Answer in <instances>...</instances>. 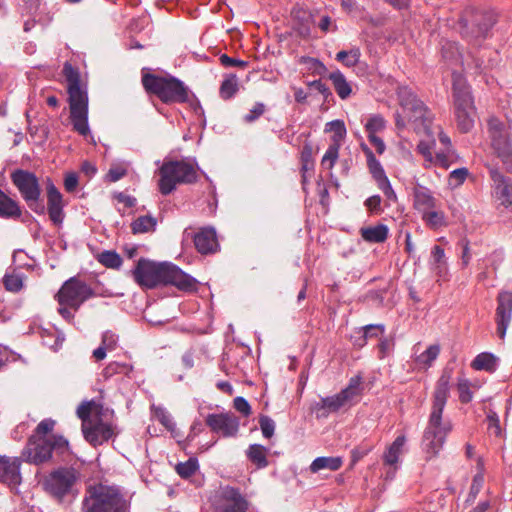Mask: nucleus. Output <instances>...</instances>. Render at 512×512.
<instances>
[{"instance_id": "1", "label": "nucleus", "mask_w": 512, "mask_h": 512, "mask_svg": "<svg viewBox=\"0 0 512 512\" xmlns=\"http://www.w3.org/2000/svg\"><path fill=\"white\" fill-rule=\"evenodd\" d=\"M450 379V373L444 371L435 386L431 413L422 437V449L427 459L438 455L443 448L447 435L452 430L450 421L443 420L442 417L449 397Z\"/></svg>"}, {"instance_id": "2", "label": "nucleus", "mask_w": 512, "mask_h": 512, "mask_svg": "<svg viewBox=\"0 0 512 512\" xmlns=\"http://www.w3.org/2000/svg\"><path fill=\"white\" fill-rule=\"evenodd\" d=\"M135 282L142 288L153 289L160 285H173L181 291L197 289V281L172 263H157L145 258L137 261L132 271Z\"/></svg>"}, {"instance_id": "3", "label": "nucleus", "mask_w": 512, "mask_h": 512, "mask_svg": "<svg viewBox=\"0 0 512 512\" xmlns=\"http://www.w3.org/2000/svg\"><path fill=\"white\" fill-rule=\"evenodd\" d=\"M21 456L25 462L33 465L44 464L53 456L58 461L65 463L71 462L75 457L69 441L62 435H51L50 437L31 435Z\"/></svg>"}, {"instance_id": "4", "label": "nucleus", "mask_w": 512, "mask_h": 512, "mask_svg": "<svg viewBox=\"0 0 512 512\" xmlns=\"http://www.w3.org/2000/svg\"><path fill=\"white\" fill-rule=\"evenodd\" d=\"M62 73L67 82L70 119L73 130L82 136H87L90 133L87 89L81 85L79 70L71 63H64Z\"/></svg>"}, {"instance_id": "5", "label": "nucleus", "mask_w": 512, "mask_h": 512, "mask_svg": "<svg viewBox=\"0 0 512 512\" xmlns=\"http://www.w3.org/2000/svg\"><path fill=\"white\" fill-rule=\"evenodd\" d=\"M81 472L73 466H59L43 479L44 491L59 504H71L79 494Z\"/></svg>"}, {"instance_id": "6", "label": "nucleus", "mask_w": 512, "mask_h": 512, "mask_svg": "<svg viewBox=\"0 0 512 512\" xmlns=\"http://www.w3.org/2000/svg\"><path fill=\"white\" fill-rule=\"evenodd\" d=\"M82 512H130V502L115 486L102 483L87 487Z\"/></svg>"}, {"instance_id": "7", "label": "nucleus", "mask_w": 512, "mask_h": 512, "mask_svg": "<svg viewBox=\"0 0 512 512\" xmlns=\"http://www.w3.org/2000/svg\"><path fill=\"white\" fill-rule=\"evenodd\" d=\"M141 82L148 94L157 96L164 104H183L189 101L190 89L175 76L143 73Z\"/></svg>"}, {"instance_id": "8", "label": "nucleus", "mask_w": 512, "mask_h": 512, "mask_svg": "<svg viewBox=\"0 0 512 512\" xmlns=\"http://www.w3.org/2000/svg\"><path fill=\"white\" fill-rule=\"evenodd\" d=\"M454 114L458 129L462 133L472 130L476 118L473 97L466 81L455 71L452 73Z\"/></svg>"}, {"instance_id": "9", "label": "nucleus", "mask_w": 512, "mask_h": 512, "mask_svg": "<svg viewBox=\"0 0 512 512\" xmlns=\"http://www.w3.org/2000/svg\"><path fill=\"white\" fill-rule=\"evenodd\" d=\"M495 23L496 14L493 11L468 7L459 20L460 34L468 42L478 45L487 38Z\"/></svg>"}, {"instance_id": "10", "label": "nucleus", "mask_w": 512, "mask_h": 512, "mask_svg": "<svg viewBox=\"0 0 512 512\" xmlns=\"http://www.w3.org/2000/svg\"><path fill=\"white\" fill-rule=\"evenodd\" d=\"M196 181L195 168L183 160L164 162L160 168L159 190L163 195H169L177 184H192Z\"/></svg>"}, {"instance_id": "11", "label": "nucleus", "mask_w": 512, "mask_h": 512, "mask_svg": "<svg viewBox=\"0 0 512 512\" xmlns=\"http://www.w3.org/2000/svg\"><path fill=\"white\" fill-rule=\"evenodd\" d=\"M10 178L27 206L36 214H44L45 206L40 201L41 186L37 176L28 170L16 169Z\"/></svg>"}, {"instance_id": "12", "label": "nucleus", "mask_w": 512, "mask_h": 512, "mask_svg": "<svg viewBox=\"0 0 512 512\" xmlns=\"http://www.w3.org/2000/svg\"><path fill=\"white\" fill-rule=\"evenodd\" d=\"M362 394L361 377L355 376L349 380L347 387L339 393L321 398L316 408L321 416H327L330 413H336L342 408H349L355 405Z\"/></svg>"}, {"instance_id": "13", "label": "nucleus", "mask_w": 512, "mask_h": 512, "mask_svg": "<svg viewBox=\"0 0 512 512\" xmlns=\"http://www.w3.org/2000/svg\"><path fill=\"white\" fill-rule=\"evenodd\" d=\"M488 134L491 145L501 158L507 172L512 173V143L508 127L497 118L488 121Z\"/></svg>"}, {"instance_id": "14", "label": "nucleus", "mask_w": 512, "mask_h": 512, "mask_svg": "<svg viewBox=\"0 0 512 512\" xmlns=\"http://www.w3.org/2000/svg\"><path fill=\"white\" fill-rule=\"evenodd\" d=\"M93 296V289L87 283L77 277H71L63 283L55 298L60 306L66 305L77 311L86 300Z\"/></svg>"}, {"instance_id": "15", "label": "nucleus", "mask_w": 512, "mask_h": 512, "mask_svg": "<svg viewBox=\"0 0 512 512\" xmlns=\"http://www.w3.org/2000/svg\"><path fill=\"white\" fill-rule=\"evenodd\" d=\"M214 512H247L249 502L238 488L220 487L212 499Z\"/></svg>"}, {"instance_id": "16", "label": "nucleus", "mask_w": 512, "mask_h": 512, "mask_svg": "<svg viewBox=\"0 0 512 512\" xmlns=\"http://www.w3.org/2000/svg\"><path fill=\"white\" fill-rule=\"evenodd\" d=\"M205 422L212 432L225 438L235 437L239 431V419L232 413L208 414Z\"/></svg>"}, {"instance_id": "17", "label": "nucleus", "mask_w": 512, "mask_h": 512, "mask_svg": "<svg viewBox=\"0 0 512 512\" xmlns=\"http://www.w3.org/2000/svg\"><path fill=\"white\" fill-rule=\"evenodd\" d=\"M497 304L495 317L497 334L500 339H504L512 319V292L501 291L497 296Z\"/></svg>"}, {"instance_id": "18", "label": "nucleus", "mask_w": 512, "mask_h": 512, "mask_svg": "<svg viewBox=\"0 0 512 512\" xmlns=\"http://www.w3.org/2000/svg\"><path fill=\"white\" fill-rule=\"evenodd\" d=\"M495 197L501 205L512 212V179L503 175L498 169H490Z\"/></svg>"}, {"instance_id": "19", "label": "nucleus", "mask_w": 512, "mask_h": 512, "mask_svg": "<svg viewBox=\"0 0 512 512\" xmlns=\"http://www.w3.org/2000/svg\"><path fill=\"white\" fill-rule=\"evenodd\" d=\"M46 192L49 218L54 225L60 226L65 217L63 196L50 179H48L46 185Z\"/></svg>"}, {"instance_id": "20", "label": "nucleus", "mask_w": 512, "mask_h": 512, "mask_svg": "<svg viewBox=\"0 0 512 512\" xmlns=\"http://www.w3.org/2000/svg\"><path fill=\"white\" fill-rule=\"evenodd\" d=\"M21 463L22 461L19 457L0 455V482L9 487L18 486L22 481Z\"/></svg>"}, {"instance_id": "21", "label": "nucleus", "mask_w": 512, "mask_h": 512, "mask_svg": "<svg viewBox=\"0 0 512 512\" xmlns=\"http://www.w3.org/2000/svg\"><path fill=\"white\" fill-rule=\"evenodd\" d=\"M84 438L92 446L97 447L107 442L114 436V428L112 424L105 423L101 419L90 424L82 430Z\"/></svg>"}, {"instance_id": "22", "label": "nucleus", "mask_w": 512, "mask_h": 512, "mask_svg": "<svg viewBox=\"0 0 512 512\" xmlns=\"http://www.w3.org/2000/svg\"><path fill=\"white\" fill-rule=\"evenodd\" d=\"M196 250L203 255L214 253L219 248L216 231L213 228H202L194 235Z\"/></svg>"}, {"instance_id": "23", "label": "nucleus", "mask_w": 512, "mask_h": 512, "mask_svg": "<svg viewBox=\"0 0 512 512\" xmlns=\"http://www.w3.org/2000/svg\"><path fill=\"white\" fill-rule=\"evenodd\" d=\"M413 206L422 215L437 207V199L429 188L418 184L413 188Z\"/></svg>"}, {"instance_id": "24", "label": "nucleus", "mask_w": 512, "mask_h": 512, "mask_svg": "<svg viewBox=\"0 0 512 512\" xmlns=\"http://www.w3.org/2000/svg\"><path fill=\"white\" fill-rule=\"evenodd\" d=\"M441 58L447 67L454 69L463 64L462 54L456 42L450 40L441 41Z\"/></svg>"}, {"instance_id": "25", "label": "nucleus", "mask_w": 512, "mask_h": 512, "mask_svg": "<svg viewBox=\"0 0 512 512\" xmlns=\"http://www.w3.org/2000/svg\"><path fill=\"white\" fill-rule=\"evenodd\" d=\"M21 215L22 210L18 202L0 189V218L18 219Z\"/></svg>"}, {"instance_id": "26", "label": "nucleus", "mask_w": 512, "mask_h": 512, "mask_svg": "<svg viewBox=\"0 0 512 512\" xmlns=\"http://www.w3.org/2000/svg\"><path fill=\"white\" fill-rule=\"evenodd\" d=\"M406 443V437L399 435L396 439L388 446L383 454V462L385 465L394 466L398 463L399 457L403 452V448Z\"/></svg>"}, {"instance_id": "27", "label": "nucleus", "mask_w": 512, "mask_h": 512, "mask_svg": "<svg viewBox=\"0 0 512 512\" xmlns=\"http://www.w3.org/2000/svg\"><path fill=\"white\" fill-rule=\"evenodd\" d=\"M388 227L384 224L361 228L360 234L364 241L369 243H383L388 237Z\"/></svg>"}, {"instance_id": "28", "label": "nucleus", "mask_w": 512, "mask_h": 512, "mask_svg": "<svg viewBox=\"0 0 512 512\" xmlns=\"http://www.w3.org/2000/svg\"><path fill=\"white\" fill-rule=\"evenodd\" d=\"M269 449L260 444H251L246 450L248 460L258 469L266 468L269 464L267 454Z\"/></svg>"}, {"instance_id": "29", "label": "nucleus", "mask_w": 512, "mask_h": 512, "mask_svg": "<svg viewBox=\"0 0 512 512\" xmlns=\"http://www.w3.org/2000/svg\"><path fill=\"white\" fill-rule=\"evenodd\" d=\"M404 110L410 113V120L414 122H420L424 126H428L432 122L428 108L420 99L410 104L409 107H406Z\"/></svg>"}, {"instance_id": "30", "label": "nucleus", "mask_w": 512, "mask_h": 512, "mask_svg": "<svg viewBox=\"0 0 512 512\" xmlns=\"http://www.w3.org/2000/svg\"><path fill=\"white\" fill-rule=\"evenodd\" d=\"M343 460L341 457H317L310 465V471L317 473L321 470L327 469L330 471H337L342 467Z\"/></svg>"}, {"instance_id": "31", "label": "nucleus", "mask_w": 512, "mask_h": 512, "mask_svg": "<svg viewBox=\"0 0 512 512\" xmlns=\"http://www.w3.org/2000/svg\"><path fill=\"white\" fill-rule=\"evenodd\" d=\"M328 78L331 80L336 93L341 99H347L351 95V85L339 70L330 73Z\"/></svg>"}, {"instance_id": "32", "label": "nucleus", "mask_w": 512, "mask_h": 512, "mask_svg": "<svg viewBox=\"0 0 512 512\" xmlns=\"http://www.w3.org/2000/svg\"><path fill=\"white\" fill-rule=\"evenodd\" d=\"M474 370L494 372L497 368V358L488 352L478 354L471 363Z\"/></svg>"}, {"instance_id": "33", "label": "nucleus", "mask_w": 512, "mask_h": 512, "mask_svg": "<svg viewBox=\"0 0 512 512\" xmlns=\"http://www.w3.org/2000/svg\"><path fill=\"white\" fill-rule=\"evenodd\" d=\"M157 221L150 215L139 216L131 223V230L133 234H142L154 231Z\"/></svg>"}, {"instance_id": "34", "label": "nucleus", "mask_w": 512, "mask_h": 512, "mask_svg": "<svg viewBox=\"0 0 512 512\" xmlns=\"http://www.w3.org/2000/svg\"><path fill=\"white\" fill-rule=\"evenodd\" d=\"M422 220L433 230H437L446 225L444 212L436 208L423 213Z\"/></svg>"}, {"instance_id": "35", "label": "nucleus", "mask_w": 512, "mask_h": 512, "mask_svg": "<svg viewBox=\"0 0 512 512\" xmlns=\"http://www.w3.org/2000/svg\"><path fill=\"white\" fill-rule=\"evenodd\" d=\"M239 89L238 78L235 74H230L220 86V96L224 100L231 99Z\"/></svg>"}, {"instance_id": "36", "label": "nucleus", "mask_w": 512, "mask_h": 512, "mask_svg": "<svg viewBox=\"0 0 512 512\" xmlns=\"http://www.w3.org/2000/svg\"><path fill=\"white\" fill-rule=\"evenodd\" d=\"M440 353V346L430 345L424 352L416 356L415 363L424 367H430Z\"/></svg>"}, {"instance_id": "37", "label": "nucleus", "mask_w": 512, "mask_h": 512, "mask_svg": "<svg viewBox=\"0 0 512 512\" xmlns=\"http://www.w3.org/2000/svg\"><path fill=\"white\" fill-rule=\"evenodd\" d=\"M377 357L383 360L391 356L395 349V337L394 336H382L376 346Z\"/></svg>"}, {"instance_id": "38", "label": "nucleus", "mask_w": 512, "mask_h": 512, "mask_svg": "<svg viewBox=\"0 0 512 512\" xmlns=\"http://www.w3.org/2000/svg\"><path fill=\"white\" fill-rule=\"evenodd\" d=\"M131 371L132 366L130 364L112 361L103 369L102 375L105 379H108L117 374L128 375Z\"/></svg>"}, {"instance_id": "39", "label": "nucleus", "mask_w": 512, "mask_h": 512, "mask_svg": "<svg viewBox=\"0 0 512 512\" xmlns=\"http://www.w3.org/2000/svg\"><path fill=\"white\" fill-rule=\"evenodd\" d=\"M98 261L107 268L118 269L122 265V258L118 253L106 250L97 257Z\"/></svg>"}, {"instance_id": "40", "label": "nucleus", "mask_w": 512, "mask_h": 512, "mask_svg": "<svg viewBox=\"0 0 512 512\" xmlns=\"http://www.w3.org/2000/svg\"><path fill=\"white\" fill-rule=\"evenodd\" d=\"M301 172L307 173L314 168L313 146L310 142H305L301 150Z\"/></svg>"}, {"instance_id": "41", "label": "nucleus", "mask_w": 512, "mask_h": 512, "mask_svg": "<svg viewBox=\"0 0 512 512\" xmlns=\"http://www.w3.org/2000/svg\"><path fill=\"white\" fill-rule=\"evenodd\" d=\"M360 56L361 53L359 48H353L349 51H339L336 54V60L347 67H353L359 62Z\"/></svg>"}, {"instance_id": "42", "label": "nucleus", "mask_w": 512, "mask_h": 512, "mask_svg": "<svg viewBox=\"0 0 512 512\" xmlns=\"http://www.w3.org/2000/svg\"><path fill=\"white\" fill-rule=\"evenodd\" d=\"M486 423H487V430L491 435H494L495 437H498V438L503 436V431L500 426L499 416L493 409L487 410Z\"/></svg>"}, {"instance_id": "43", "label": "nucleus", "mask_w": 512, "mask_h": 512, "mask_svg": "<svg viewBox=\"0 0 512 512\" xmlns=\"http://www.w3.org/2000/svg\"><path fill=\"white\" fill-rule=\"evenodd\" d=\"M198 468V460L191 457L186 462L178 463L175 470L181 478L188 479L197 471Z\"/></svg>"}, {"instance_id": "44", "label": "nucleus", "mask_w": 512, "mask_h": 512, "mask_svg": "<svg viewBox=\"0 0 512 512\" xmlns=\"http://www.w3.org/2000/svg\"><path fill=\"white\" fill-rule=\"evenodd\" d=\"M153 416L159 421L168 431L175 430V423L170 413L163 407H152Z\"/></svg>"}, {"instance_id": "45", "label": "nucleus", "mask_w": 512, "mask_h": 512, "mask_svg": "<svg viewBox=\"0 0 512 512\" xmlns=\"http://www.w3.org/2000/svg\"><path fill=\"white\" fill-rule=\"evenodd\" d=\"M339 148V143L329 145L321 160V166L323 169L331 170L334 167L339 156Z\"/></svg>"}, {"instance_id": "46", "label": "nucleus", "mask_w": 512, "mask_h": 512, "mask_svg": "<svg viewBox=\"0 0 512 512\" xmlns=\"http://www.w3.org/2000/svg\"><path fill=\"white\" fill-rule=\"evenodd\" d=\"M386 128V121L380 114L371 115L366 124L365 131L367 134H377Z\"/></svg>"}, {"instance_id": "47", "label": "nucleus", "mask_w": 512, "mask_h": 512, "mask_svg": "<svg viewBox=\"0 0 512 512\" xmlns=\"http://www.w3.org/2000/svg\"><path fill=\"white\" fill-rule=\"evenodd\" d=\"M3 284L7 291L14 293L19 292L23 287V277L20 274L7 273L3 277Z\"/></svg>"}, {"instance_id": "48", "label": "nucleus", "mask_w": 512, "mask_h": 512, "mask_svg": "<svg viewBox=\"0 0 512 512\" xmlns=\"http://www.w3.org/2000/svg\"><path fill=\"white\" fill-rule=\"evenodd\" d=\"M367 166L376 183L387 178L381 163L376 159L374 154H371V157L367 159Z\"/></svg>"}, {"instance_id": "49", "label": "nucleus", "mask_w": 512, "mask_h": 512, "mask_svg": "<svg viewBox=\"0 0 512 512\" xmlns=\"http://www.w3.org/2000/svg\"><path fill=\"white\" fill-rule=\"evenodd\" d=\"M93 406H94L93 401H87V402L81 403L77 408L76 413H77V416L79 417V419H81V421H82V430L85 429L86 427H88L90 424H92V422L90 420V415H91Z\"/></svg>"}, {"instance_id": "50", "label": "nucleus", "mask_w": 512, "mask_h": 512, "mask_svg": "<svg viewBox=\"0 0 512 512\" xmlns=\"http://www.w3.org/2000/svg\"><path fill=\"white\" fill-rule=\"evenodd\" d=\"M399 104L403 109L409 107L410 104L418 101L419 99L415 93L408 87H399L397 91Z\"/></svg>"}, {"instance_id": "51", "label": "nucleus", "mask_w": 512, "mask_h": 512, "mask_svg": "<svg viewBox=\"0 0 512 512\" xmlns=\"http://www.w3.org/2000/svg\"><path fill=\"white\" fill-rule=\"evenodd\" d=\"M470 386H471V384L468 379L460 378L458 380L457 390L459 393V400L461 403L467 404L472 400L473 394L470 389Z\"/></svg>"}, {"instance_id": "52", "label": "nucleus", "mask_w": 512, "mask_h": 512, "mask_svg": "<svg viewBox=\"0 0 512 512\" xmlns=\"http://www.w3.org/2000/svg\"><path fill=\"white\" fill-rule=\"evenodd\" d=\"M361 331L367 340L380 339L385 334L386 327L384 324H368L363 326Z\"/></svg>"}, {"instance_id": "53", "label": "nucleus", "mask_w": 512, "mask_h": 512, "mask_svg": "<svg viewBox=\"0 0 512 512\" xmlns=\"http://www.w3.org/2000/svg\"><path fill=\"white\" fill-rule=\"evenodd\" d=\"M326 130L332 131L334 133L333 143H339V141L342 140L346 134L344 122L341 120L328 122L326 124Z\"/></svg>"}, {"instance_id": "54", "label": "nucleus", "mask_w": 512, "mask_h": 512, "mask_svg": "<svg viewBox=\"0 0 512 512\" xmlns=\"http://www.w3.org/2000/svg\"><path fill=\"white\" fill-rule=\"evenodd\" d=\"M56 421L51 418L43 419L35 428L32 435H38V437H50L51 432L54 430Z\"/></svg>"}, {"instance_id": "55", "label": "nucleus", "mask_w": 512, "mask_h": 512, "mask_svg": "<svg viewBox=\"0 0 512 512\" xmlns=\"http://www.w3.org/2000/svg\"><path fill=\"white\" fill-rule=\"evenodd\" d=\"M259 425L262 432V435L270 439L275 432V422L274 420L269 417L268 415H260L259 417Z\"/></svg>"}, {"instance_id": "56", "label": "nucleus", "mask_w": 512, "mask_h": 512, "mask_svg": "<svg viewBox=\"0 0 512 512\" xmlns=\"http://www.w3.org/2000/svg\"><path fill=\"white\" fill-rule=\"evenodd\" d=\"M266 111V106L261 103L257 102L252 109L249 110V112L244 116V121L246 123H253L257 119H259Z\"/></svg>"}, {"instance_id": "57", "label": "nucleus", "mask_w": 512, "mask_h": 512, "mask_svg": "<svg viewBox=\"0 0 512 512\" xmlns=\"http://www.w3.org/2000/svg\"><path fill=\"white\" fill-rule=\"evenodd\" d=\"M377 186L384 193V195L388 201H391V202L397 201V195H396L395 191L393 190L388 177L385 179H382V181L378 182Z\"/></svg>"}, {"instance_id": "58", "label": "nucleus", "mask_w": 512, "mask_h": 512, "mask_svg": "<svg viewBox=\"0 0 512 512\" xmlns=\"http://www.w3.org/2000/svg\"><path fill=\"white\" fill-rule=\"evenodd\" d=\"M118 343V336L112 331H105L102 335L101 345L108 351H112L116 348Z\"/></svg>"}, {"instance_id": "59", "label": "nucleus", "mask_w": 512, "mask_h": 512, "mask_svg": "<svg viewBox=\"0 0 512 512\" xmlns=\"http://www.w3.org/2000/svg\"><path fill=\"white\" fill-rule=\"evenodd\" d=\"M233 406L239 413H241L245 417L251 414L250 404L245 398L241 396H238L233 400Z\"/></svg>"}, {"instance_id": "60", "label": "nucleus", "mask_w": 512, "mask_h": 512, "mask_svg": "<svg viewBox=\"0 0 512 512\" xmlns=\"http://www.w3.org/2000/svg\"><path fill=\"white\" fill-rule=\"evenodd\" d=\"M364 205L371 214H378L381 211V197L379 195L370 196L365 200Z\"/></svg>"}, {"instance_id": "61", "label": "nucleus", "mask_w": 512, "mask_h": 512, "mask_svg": "<svg viewBox=\"0 0 512 512\" xmlns=\"http://www.w3.org/2000/svg\"><path fill=\"white\" fill-rule=\"evenodd\" d=\"M431 266H435V265H438V264H443V263H447L446 261V257H445V252H444V249L438 245H435L433 248H432V251H431Z\"/></svg>"}, {"instance_id": "62", "label": "nucleus", "mask_w": 512, "mask_h": 512, "mask_svg": "<svg viewBox=\"0 0 512 512\" xmlns=\"http://www.w3.org/2000/svg\"><path fill=\"white\" fill-rule=\"evenodd\" d=\"M220 63L225 67H241L245 68L248 66V62L236 58H232L226 54H222L219 58Z\"/></svg>"}, {"instance_id": "63", "label": "nucleus", "mask_w": 512, "mask_h": 512, "mask_svg": "<svg viewBox=\"0 0 512 512\" xmlns=\"http://www.w3.org/2000/svg\"><path fill=\"white\" fill-rule=\"evenodd\" d=\"M484 482V477L481 474H476L472 480V484L470 487L469 492V499L468 500H474L478 493L480 492L482 485Z\"/></svg>"}, {"instance_id": "64", "label": "nucleus", "mask_w": 512, "mask_h": 512, "mask_svg": "<svg viewBox=\"0 0 512 512\" xmlns=\"http://www.w3.org/2000/svg\"><path fill=\"white\" fill-rule=\"evenodd\" d=\"M467 176L468 170L466 168H458L450 173L449 179L451 182H454L455 185H461Z\"/></svg>"}]
</instances>
